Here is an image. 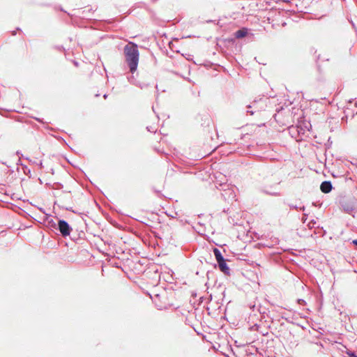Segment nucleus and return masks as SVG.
<instances>
[{"mask_svg":"<svg viewBox=\"0 0 357 357\" xmlns=\"http://www.w3.org/2000/svg\"><path fill=\"white\" fill-rule=\"evenodd\" d=\"M124 54L130 71L134 73L137 69L139 62V53L137 45L130 42L124 47Z\"/></svg>","mask_w":357,"mask_h":357,"instance_id":"obj_1","label":"nucleus"},{"mask_svg":"<svg viewBox=\"0 0 357 357\" xmlns=\"http://www.w3.org/2000/svg\"><path fill=\"white\" fill-rule=\"evenodd\" d=\"M266 98H260L259 100H254L252 102V105L248 106V109H254V110H248L247 112L250 113L251 115H253L257 112L264 109L266 106Z\"/></svg>","mask_w":357,"mask_h":357,"instance_id":"obj_2","label":"nucleus"},{"mask_svg":"<svg viewBox=\"0 0 357 357\" xmlns=\"http://www.w3.org/2000/svg\"><path fill=\"white\" fill-rule=\"evenodd\" d=\"M56 229L63 237L69 236L72 231V227L64 220H59Z\"/></svg>","mask_w":357,"mask_h":357,"instance_id":"obj_3","label":"nucleus"},{"mask_svg":"<svg viewBox=\"0 0 357 357\" xmlns=\"http://www.w3.org/2000/svg\"><path fill=\"white\" fill-rule=\"evenodd\" d=\"M340 204L342 210L347 213H351L355 210V204L352 200L342 199Z\"/></svg>","mask_w":357,"mask_h":357,"instance_id":"obj_4","label":"nucleus"},{"mask_svg":"<svg viewBox=\"0 0 357 357\" xmlns=\"http://www.w3.org/2000/svg\"><path fill=\"white\" fill-rule=\"evenodd\" d=\"M218 266L221 272L225 275H230V268L227 266L225 259L218 262Z\"/></svg>","mask_w":357,"mask_h":357,"instance_id":"obj_5","label":"nucleus"},{"mask_svg":"<svg viewBox=\"0 0 357 357\" xmlns=\"http://www.w3.org/2000/svg\"><path fill=\"white\" fill-rule=\"evenodd\" d=\"M333 185L331 181H324L321 183L320 190L324 193H328L331 191Z\"/></svg>","mask_w":357,"mask_h":357,"instance_id":"obj_6","label":"nucleus"},{"mask_svg":"<svg viewBox=\"0 0 357 357\" xmlns=\"http://www.w3.org/2000/svg\"><path fill=\"white\" fill-rule=\"evenodd\" d=\"M221 188L220 189V190H222L224 192L222 193V196L226 199V197L228 195L229 197L230 195L232 196V198L234 197V192L229 189V188H225V187H228V185H227L226 184H220V185Z\"/></svg>","mask_w":357,"mask_h":357,"instance_id":"obj_7","label":"nucleus"},{"mask_svg":"<svg viewBox=\"0 0 357 357\" xmlns=\"http://www.w3.org/2000/svg\"><path fill=\"white\" fill-rule=\"evenodd\" d=\"M248 33V29L241 28L234 33V36L236 38H242L245 37Z\"/></svg>","mask_w":357,"mask_h":357,"instance_id":"obj_8","label":"nucleus"},{"mask_svg":"<svg viewBox=\"0 0 357 357\" xmlns=\"http://www.w3.org/2000/svg\"><path fill=\"white\" fill-rule=\"evenodd\" d=\"M213 252L215 255V259L217 262L225 260V259L223 257L220 250L216 248H214L213 249Z\"/></svg>","mask_w":357,"mask_h":357,"instance_id":"obj_9","label":"nucleus"},{"mask_svg":"<svg viewBox=\"0 0 357 357\" xmlns=\"http://www.w3.org/2000/svg\"><path fill=\"white\" fill-rule=\"evenodd\" d=\"M289 206L291 208H294V209H299L301 211H305V206H298L296 205H294L293 204H289Z\"/></svg>","mask_w":357,"mask_h":357,"instance_id":"obj_10","label":"nucleus"},{"mask_svg":"<svg viewBox=\"0 0 357 357\" xmlns=\"http://www.w3.org/2000/svg\"><path fill=\"white\" fill-rule=\"evenodd\" d=\"M264 192L266 194L271 195H273V196H278V195H280V193L279 192H269V191H266V190H265Z\"/></svg>","mask_w":357,"mask_h":357,"instance_id":"obj_11","label":"nucleus"},{"mask_svg":"<svg viewBox=\"0 0 357 357\" xmlns=\"http://www.w3.org/2000/svg\"><path fill=\"white\" fill-rule=\"evenodd\" d=\"M347 354L349 356V357H357V355H356L353 351H347Z\"/></svg>","mask_w":357,"mask_h":357,"instance_id":"obj_12","label":"nucleus"},{"mask_svg":"<svg viewBox=\"0 0 357 357\" xmlns=\"http://www.w3.org/2000/svg\"><path fill=\"white\" fill-rule=\"evenodd\" d=\"M297 303L300 305H305L306 302L303 299L299 298L297 300Z\"/></svg>","mask_w":357,"mask_h":357,"instance_id":"obj_13","label":"nucleus"},{"mask_svg":"<svg viewBox=\"0 0 357 357\" xmlns=\"http://www.w3.org/2000/svg\"><path fill=\"white\" fill-rule=\"evenodd\" d=\"M146 128H147V130H148L149 132H155L153 130H152L151 127H147Z\"/></svg>","mask_w":357,"mask_h":357,"instance_id":"obj_14","label":"nucleus"},{"mask_svg":"<svg viewBox=\"0 0 357 357\" xmlns=\"http://www.w3.org/2000/svg\"><path fill=\"white\" fill-rule=\"evenodd\" d=\"M38 166L40 167V169H42L43 167L42 161H40V162L38 163Z\"/></svg>","mask_w":357,"mask_h":357,"instance_id":"obj_15","label":"nucleus"},{"mask_svg":"<svg viewBox=\"0 0 357 357\" xmlns=\"http://www.w3.org/2000/svg\"><path fill=\"white\" fill-rule=\"evenodd\" d=\"M352 243H353L354 245L357 246V239L353 240Z\"/></svg>","mask_w":357,"mask_h":357,"instance_id":"obj_16","label":"nucleus"},{"mask_svg":"<svg viewBox=\"0 0 357 357\" xmlns=\"http://www.w3.org/2000/svg\"><path fill=\"white\" fill-rule=\"evenodd\" d=\"M35 119L40 123H43V120L39 118H35Z\"/></svg>","mask_w":357,"mask_h":357,"instance_id":"obj_17","label":"nucleus"},{"mask_svg":"<svg viewBox=\"0 0 357 357\" xmlns=\"http://www.w3.org/2000/svg\"><path fill=\"white\" fill-rule=\"evenodd\" d=\"M282 318L284 319L287 321L290 322L289 319L287 317H285L284 315H282Z\"/></svg>","mask_w":357,"mask_h":357,"instance_id":"obj_18","label":"nucleus"},{"mask_svg":"<svg viewBox=\"0 0 357 357\" xmlns=\"http://www.w3.org/2000/svg\"><path fill=\"white\" fill-rule=\"evenodd\" d=\"M51 222H52V227H55V228H56V224H55L54 222H53V220H51Z\"/></svg>","mask_w":357,"mask_h":357,"instance_id":"obj_19","label":"nucleus"},{"mask_svg":"<svg viewBox=\"0 0 357 357\" xmlns=\"http://www.w3.org/2000/svg\"><path fill=\"white\" fill-rule=\"evenodd\" d=\"M282 1H284V2H289V0H281Z\"/></svg>","mask_w":357,"mask_h":357,"instance_id":"obj_20","label":"nucleus"},{"mask_svg":"<svg viewBox=\"0 0 357 357\" xmlns=\"http://www.w3.org/2000/svg\"><path fill=\"white\" fill-rule=\"evenodd\" d=\"M103 97H104V98H105V99H106V98H107V94H105V95L103 96Z\"/></svg>","mask_w":357,"mask_h":357,"instance_id":"obj_21","label":"nucleus"},{"mask_svg":"<svg viewBox=\"0 0 357 357\" xmlns=\"http://www.w3.org/2000/svg\"><path fill=\"white\" fill-rule=\"evenodd\" d=\"M15 34H16V31H14L13 32V35H14V36H15Z\"/></svg>","mask_w":357,"mask_h":357,"instance_id":"obj_22","label":"nucleus"},{"mask_svg":"<svg viewBox=\"0 0 357 357\" xmlns=\"http://www.w3.org/2000/svg\"><path fill=\"white\" fill-rule=\"evenodd\" d=\"M255 305L250 306V308H255Z\"/></svg>","mask_w":357,"mask_h":357,"instance_id":"obj_23","label":"nucleus"},{"mask_svg":"<svg viewBox=\"0 0 357 357\" xmlns=\"http://www.w3.org/2000/svg\"><path fill=\"white\" fill-rule=\"evenodd\" d=\"M17 155H20V153L19 151H17Z\"/></svg>","mask_w":357,"mask_h":357,"instance_id":"obj_24","label":"nucleus"},{"mask_svg":"<svg viewBox=\"0 0 357 357\" xmlns=\"http://www.w3.org/2000/svg\"><path fill=\"white\" fill-rule=\"evenodd\" d=\"M355 106L357 107V102H355Z\"/></svg>","mask_w":357,"mask_h":357,"instance_id":"obj_25","label":"nucleus"}]
</instances>
